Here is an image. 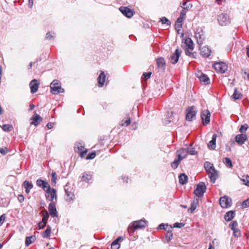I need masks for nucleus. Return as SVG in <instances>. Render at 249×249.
<instances>
[{
	"label": "nucleus",
	"instance_id": "1",
	"mask_svg": "<svg viewBox=\"0 0 249 249\" xmlns=\"http://www.w3.org/2000/svg\"><path fill=\"white\" fill-rule=\"evenodd\" d=\"M184 44L185 52L186 54L190 57L196 58L197 53L195 52L192 53L191 52L192 51L194 48V43L192 40L190 38H186L185 40Z\"/></svg>",
	"mask_w": 249,
	"mask_h": 249
},
{
	"label": "nucleus",
	"instance_id": "2",
	"mask_svg": "<svg viewBox=\"0 0 249 249\" xmlns=\"http://www.w3.org/2000/svg\"><path fill=\"white\" fill-rule=\"evenodd\" d=\"M51 91L53 94L64 92V89L61 88L60 82L57 80H54L50 84Z\"/></svg>",
	"mask_w": 249,
	"mask_h": 249
},
{
	"label": "nucleus",
	"instance_id": "3",
	"mask_svg": "<svg viewBox=\"0 0 249 249\" xmlns=\"http://www.w3.org/2000/svg\"><path fill=\"white\" fill-rule=\"evenodd\" d=\"M206 186L203 182H200L197 184L196 189L194 190V194L198 197H201L203 196L206 190Z\"/></svg>",
	"mask_w": 249,
	"mask_h": 249
},
{
	"label": "nucleus",
	"instance_id": "4",
	"mask_svg": "<svg viewBox=\"0 0 249 249\" xmlns=\"http://www.w3.org/2000/svg\"><path fill=\"white\" fill-rule=\"evenodd\" d=\"M186 120L188 121H191L196 118L197 110L196 107L193 106L188 107L186 110Z\"/></svg>",
	"mask_w": 249,
	"mask_h": 249
},
{
	"label": "nucleus",
	"instance_id": "5",
	"mask_svg": "<svg viewBox=\"0 0 249 249\" xmlns=\"http://www.w3.org/2000/svg\"><path fill=\"white\" fill-rule=\"evenodd\" d=\"M217 21L221 26H226L230 23L229 16L227 13H221L217 17Z\"/></svg>",
	"mask_w": 249,
	"mask_h": 249
},
{
	"label": "nucleus",
	"instance_id": "6",
	"mask_svg": "<svg viewBox=\"0 0 249 249\" xmlns=\"http://www.w3.org/2000/svg\"><path fill=\"white\" fill-rule=\"evenodd\" d=\"M75 151L80 153V156L81 158H83L88 152L87 149L83 151L84 148V144L83 142H77L74 146Z\"/></svg>",
	"mask_w": 249,
	"mask_h": 249
},
{
	"label": "nucleus",
	"instance_id": "7",
	"mask_svg": "<svg viewBox=\"0 0 249 249\" xmlns=\"http://www.w3.org/2000/svg\"><path fill=\"white\" fill-rule=\"evenodd\" d=\"M219 204L222 208L230 207L231 205V199L226 196H222L219 199Z\"/></svg>",
	"mask_w": 249,
	"mask_h": 249
},
{
	"label": "nucleus",
	"instance_id": "8",
	"mask_svg": "<svg viewBox=\"0 0 249 249\" xmlns=\"http://www.w3.org/2000/svg\"><path fill=\"white\" fill-rule=\"evenodd\" d=\"M213 67L218 72L225 73L228 70L227 63H213Z\"/></svg>",
	"mask_w": 249,
	"mask_h": 249
},
{
	"label": "nucleus",
	"instance_id": "9",
	"mask_svg": "<svg viewBox=\"0 0 249 249\" xmlns=\"http://www.w3.org/2000/svg\"><path fill=\"white\" fill-rule=\"evenodd\" d=\"M211 113L208 110H204L201 113V119L204 125L208 124L210 122Z\"/></svg>",
	"mask_w": 249,
	"mask_h": 249
},
{
	"label": "nucleus",
	"instance_id": "10",
	"mask_svg": "<svg viewBox=\"0 0 249 249\" xmlns=\"http://www.w3.org/2000/svg\"><path fill=\"white\" fill-rule=\"evenodd\" d=\"M66 196L65 200L68 202H70L72 200L74 197V195L72 191V189L70 188L68 185L67 184L64 187Z\"/></svg>",
	"mask_w": 249,
	"mask_h": 249
},
{
	"label": "nucleus",
	"instance_id": "11",
	"mask_svg": "<svg viewBox=\"0 0 249 249\" xmlns=\"http://www.w3.org/2000/svg\"><path fill=\"white\" fill-rule=\"evenodd\" d=\"M36 185L42 188L45 192L46 191H48L50 189V185L49 183L44 180L41 178H38L36 181Z\"/></svg>",
	"mask_w": 249,
	"mask_h": 249
},
{
	"label": "nucleus",
	"instance_id": "12",
	"mask_svg": "<svg viewBox=\"0 0 249 249\" xmlns=\"http://www.w3.org/2000/svg\"><path fill=\"white\" fill-rule=\"evenodd\" d=\"M207 172L209 174V177L212 182L214 183L218 178L217 172L214 168V166L208 170Z\"/></svg>",
	"mask_w": 249,
	"mask_h": 249
},
{
	"label": "nucleus",
	"instance_id": "13",
	"mask_svg": "<svg viewBox=\"0 0 249 249\" xmlns=\"http://www.w3.org/2000/svg\"><path fill=\"white\" fill-rule=\"evenodd\" d=\"M46 197L47 199H48L49 201H53L54 198H56V191L54 188L50 189L48 191H46Z\"/></svg>",
	"mask_w": 249,
	"mask_h": 249
},
{
	"label": "nucleus",
	"instance_id": "14",
	"mask_svg": "<svg viewBox=\"0 0 249 249\" xmlns=\"http://www.w3.org/2000/svg\"><path fill=\"white\" fill-rule=\"evenodd\" d=\"M48 210L50 215L53 217H57L58 216V213L56 210L55 204L54 202H51L48 207Z\"/></svg>",
	"mask_w": 249,
	"mask_h": 249
},
{
	"label": "nucleus",
	"instance_id": "15",
	"mask_svg": "<svg viewBox=\"0 0 249 249\" xmlns=\"http://www.w3.org/2000/svg\"><path fill=\"white\" fill-rule=\"evenodd\" d=\"M119 9L121 13L127 18H130L134 15L133 11L127 7H121Z\"/></svg>",
	"mask_w": 249,
	"mask_h": 249
},
{
	"label": "nucleus",
	"instance_id": "16",
	"mask_svg": "<svg viewBox=\"0 0 249 249\" xmlns=\"http://www.w3.org/2000/svg\"><path fill=\"white\" fill-rule=\"evenodd\" d=\"M39 85V83L36 79H34L30 82L29 86L31 89V92L32 94L36 93L37 91Z\"/></svg>",
	"mask_w": 249,
	"mask_h": 249
},
{
	"label": "nucleus",
	"instance_id": "17",
	"mask_svg": "<svg viewBox=\"0 0 249 249\" xmlns=\"http://www.w3.org/2000/svg\"><path fill=\"white\" fill-rule=\"evenodd\" d=\"M248 137L245 134H238L235 136L236 142L239 145H242L247 141Z\"/></svg>",
	"mask_w": 249,
	"mask_h": 249
},
{
	"label": "nucleus",
	"instance_id": "18",
	"mask_svg": "<svg viewBox=\"0 0 249 249\" xmlns=\"http://www.w3.org/2000/svg\"><path fill=\"white\" fill-rule=\"evenodd\" d=\"M106 75L104 71H101V72L97 78L98 86L99 87H103L106 81Z\"/></svg>",
	"mask_w": 249,
	"mask_h": 249
},
{
	"label": "nucleus",
	"instance_id": "19",
	"mask_svg": "<svg viewBox=\"0 0 249 249\" xmlns=\"http://www.w3.org/2000/svg\"><path fill=\"white\" fill-rule=\"evenodd\" d=\"M177 155L178 161L182 160L188 155L187 149L186 148L179 149L177 151Z\"/></svg>",
	"mask_w": 249,
	"mask_h": 249
},
{
	"label": "nucleus",
	"instance_id": "20",
	"mask_svg": "<svg viewBox=\"0 0 249 249\" xmlns=\"http://www.w3.org/2000/svg\"><path fill=\"white\" fill-rule=\"evenodd\" d=\"M195 37L197 40V43L199 45L203 43V41L205 40V36L202 30H200V32H196Z\"/></svg>",
	"mask_w": 249,
	"mask_h": 249
},
{
	"label": "nucleus",
	"instance_id": "21",
	"mask_svg": "<svg viewBox=\"0 0 249 249\" xmlns=\"http://www.w3.org/2000/svg\"><path fill=\"white\" fill-rule=\"evenodd\" d=\"M31 120L33 121L31 123V124L37 126L38 124L42 121V118L39 115L35 112L33 117L31 118Z\"/></svg>",
	"mask_w": 249,
	"mask_h": 249
},
{
	"label": "nucleus",
	"instance_id": "22",
	"mask_svg": "<svg viewBox=\"0 0 249 249\" xmlns=\"http://www.w3.org/2000/svg\"><path fill=\"white\" fill-rule=\"evenodd\" d=\"M200 49V53L202 56L204 57L208 58L210 56L211 50L209 47L207 46H204Z\"/></svg>",
	"mask_w": 249,
	"mask_h": 249
},
{
	"label": "nucleus",
	"instance_id": "23",
	"mask_svg": "<svg viewBox=\"0 0 249 249\" xmlns=\"http://www.w3.org/2000/svg\"><path fill=\"white\" fill-rule=\"evenodd\" d=\"M181 53L182 51L180 49H179L178 48L177 49L174 53L171 55L170 59L174 61V62H178Z\"/></svg>",
	"mask_w": 249,
	"mask_h": 249
},
{
	"label": "nucleus",
	"instance_id": "24",
	"mask_svg": "<svg viewBox=\"0 0 249 249\" xmlns=\"http://www.w3.org/2000/svg\"><path fill=\"white\" fill-rule=\"evenodd\" d=\"M217 138V135L215 134H213L212 140L209 142L208 144V147L210 150H214L216 147V140Z\"/></svg>",
	"mask_w": 249,
	"mask_h": 249
},
{
	"label": "nucleus",
	"instance_id": "25",
	"mask_svg": "<svg viewBox=\"0 0 249 249\" xmlns=\"http://www.w3.org/2000/svg\"><path fill=\"white\" fill-rule=\"evenodd\" d=\"M146 221L144 220H140L133 222V226L135 227V229L139 228H142L145 226Z\"/></svg>",
	"mask_w": 249,
	"mask_h": 249
},
{
	"label": "nucleus",
	"instance_id": "26",
	"mask_svg": "<svg viewBox=\"0 0 249 249\" xmlns=\"http://www.w3.org/2000/svg\"><path fill=\"white\" fill-rule=\"evenodd\" d=\"M198 205V199L196 198L192 202L191 207L188 209V212L190 213H193L196 209Z\"/></svg>",
	"mask_w": 249,
	"mask_h": 249
},
{
	"label": "nucleus",
	"instance_id": "27",
	"mask_svg": "<svg viewBox=\"0 0 249 249\" xmlns=\"http://www.w3.org/2000/svg\"><path fill=\"white\" fill-rule=\"evenodd\" d=\"M23 186L25 189L26 194H29L30 190L33 188V184L27 180H25L23 183Z\"/></svg>",
	"mask_w": 249,
	"mask_h": 249
},
{
	"label": "nucleus",
	"instance_id": "28",
	"mask_svg": "<svg viewBox=\"0 0 249 249\" xmlns=\"http://www.w3.org/2000/svg\"><path fill=\"white\" fill-rule=\"evenodd\" d=\"M92 178V175L90 172H85L84 173L82 177H81V181H85L86 182H88L89 180H90Z\"/></svg>",
	"mask_w": 249,
	"mask_h": 249
},
{
	"label": "nucleus",
	"instance_id": "29",
	"mask_svg": "<svg viewBox=\"0 0 249 249\" xmlns=\"http://www.w3.org/2000/svg\"><path fill=\"white\" fill-rule=\"evenodd\" d=\"M235 215L234 211H230L227 212L225 215V219L227 221L231 220Z\"/></svg>",
	"mask_w": 249,
	"mask_h": 249
},
{
	"label": "nucleus",
	"instance_id": "30",
	"mask_svg": "<svg viewBox=\"0 0 249 249\" xmlns=\"http://www.w3.org/2000/svg\"><path fill=\"white\" fill-rule=\"evenodd\" d=\"M179 182L180 184H185L188 180V177L185 174H181L178 177Z\"/></svg>",
	"mask_w": 249,
	"mask_h": 249
},
{
	"label": "nucleus",
	"instance_id": "31",
	"mask_svg": "<svg viewBox=\"0 0 249 249\" xmlns=\"http://www.w3.org/2000/svg\"><path fill=\"white\" fill-rule=\"evenodd\" d=\"M192 6H193V5L191 3H188L187 7H183L182 10L180 11L179 17L184 18V17L186 15L187 11H188L189 10V9L192 7Z\"/></svg>",
	"mask_w": 249,
	"mask_h": 249
},
{
	"label": "nucleus",
	"instance_id": "32",
	"mask_svg": "<svg viewBox=\"0 0 249 249\" xmlns=\"http://www.w3.org/2000/svg\"><path fill=\"white\" fill-rule=\"evenodd\" d=\"M51 227L48 225L47 229L42 232V236L43 238H48L50 236L51 233Z\"/></svg>",
	"mask_w": 249,
	"mask_h": 249
},
{
	"label": "nucleus",
	"instance_id": "33",
	"mask_svg": "<svg viewBox=\"0 0 249 249\" xmlns=\"http://www.w3.org/2000/svg\"><path fill=\"white\" fill-rule=\"evenodd\" d=\"M36 240L35 236H31L27 237L25 239V245L26 246H29L32 243L34 242Z\"/></svg>",
	"mask_w": 249,
	"mask_h": 249
},
{
	"label": "nucleus",
	"instance_id": "34",
	"mask_svg": "<svg viewBox=\"0 0 249 249\" xmlns=\"http://www.w3.org/2000/svg\"><path fill=\"white\" fill-rule=\"evenodd\" d=\"M193 144H190L189 147H187V151L188 154L191 155H196L197 154V152L195 148L192 147Z\"/></svg>",
	"mask_w": 249,
	"mask_h": 249
},
{
	"label": "nucleus",
	"instance_id": "35",
	"mask_svg": "<svg viewBox=\"0 0 249 249\" xmlns=\"http://www.w3.org/2000/svg\"><path fill=\"white\" fill-rule=\"evenodd\" d=\"M233 98L235 100H237L241 98L242 94L241 92H239L237 88L234 89V93L232 95Z\"/></svg>",
	"mask_w": 249,
	"mask_h": 249
},
{
	"label": "nucleus",
	"instance_id": "36",
	"mask_svg": "<svg viewBox=\"0 0 249 249\" xmlns=\"http://www.w3.org/2000/svg\"><path fill=\"white\" fill-rule=\"evenodd\" d=\"M199 80L201 83H203L204 85H208L210 83V80L208 76L204 74V75Z\"/></svg>",
	"mask_w": 249,
	"mask_h": 249
},
{
	"label": "nucleus",
	"instance_id": "37",
	"mask_svg": "<svg viewBox=\"0 0 249 249\" xmlns=\"http://www.w3.org/2000/svg\"><path fill=\"white\" fill-rule=\"evenodd\" d=\"M241 180L243 182V184L249 187V176L244 175L240 178Z\"/></svg>",
	"mask_w": 249,
	"mask_h": 249
},
{
	"label": "nucleus",
	"instance_id": "38",
	"mask_svg": "<svg viewBox=\"0 0 249 249\" xmlns=\"http://www.w3.org/2000/svg\"><path fill=\"white\" fill-rule=\"evenodd\" d=\"M3 131L6 132H10L12 130L13 127L11 124H5L1 126Z\"/></svg>",
	"mask_w": 249,
	"mask_h": 249
},
{
	"label": "nucleus",
	"instance_id": "39",
	"mask_svg": "<svg viewBox=\"0 0 249 249\" xmlns=\"http://www.w3.org/2000/svg\"><path fill=\"white\" fill-rule=\"evenodd\" d=\"M55 34L53 32H49L46 34V38L49 40H53Z\"/></svg>",
	"mask_w": 249,
	"mask_h": 249
},
{
	"label": "nucleus",
	"instance_id": "40",
	"mask_svg": "<svg viewBox=\"0 0 249 249\" xmlns=\"http://www.w3.org/2000/svg\"><path fill=\"white\" fill-rule=\"evenodd\" d=\"M159 71L162 72L164 71L166 67V63H157Z\"/></svg>",
	"mask_w": 249,
	"mask_h": 249
},
{
	"label": "nucleus",
	"instance_id": "41",
	"mask_svg": "<svg viewBox=\"0 0 249 249\" xmlns=\"http://www.w3.org/2000/svg\"><path fill=\"white\" fill-rule=\"evenodd\" d=\"M120 245L118 242V240H115L111 244V249H119Z\"/></svg>",
	"mask_w": 249,
	"mask_h": 249
},
{
	"label": "nucleus",
	"instance_id": "42",
	"mask_svg": "<svg viewBox=\"0 0 249 249\" xmlns=\"http://www.w3.org/2000/svg\"><path fill=\"white\" fill-rule=\"evenodd\" d=\"M151 74H152V72H151V71H148L147 72H143L142 74V78L143 80H147L151 77Z\"/></svg>",
	"mask_w": 249,
	"mask_h": 249
},
{
	"label": "nucleus",
	"instance_id": "43",
	"mask_svg": "<svg viewBox=\"0 0 249 249\" xmlns=\"http://www.w3.org/2000/svg\"><path fill=\"white\" fill-rule=\"evenodd\" d=\"M180 161L181 160L178 161V159L174 160L171 164L172 168L174 169L177 168Z\"/></svg>",
	"mask_w": 249,
	"mask_h": 249
},
{
	"label": "nucleus",
	"instance_id": "44",
	"mask_svg": "<svg viewBox=\"0 0 249 249\" xmlns=\"http://www.w3.org/2000/svg\"><path fill=\"white\" fill-rule=\"evenodd\" d=\"M49 217V215L47 211L46 210H44V213H43V217L42 220L47 223Z\"/></svg>",
	"mask_w": 249,
	"mask_h": 249
},
{
	"label": "nucleus",
	"instance_id": "45",
	"mask_svg": "<svg viewBox=\"0 0 249 249\" xmlns=\"http://www.w3.org/2000/svg\"><path fill=\"white\" fill-rule=\"evenodd\" d=\"M204 167L206 170H210V168L213 167V164L211 163L210 162L206 161L204 162Z\"/></svg>",
	"mask_w": 249,
	"mask_h": 249
},
{
	"label": "nucleus",
	"instance_id": "46",
	"mask_svg": "<svg viewBox=\"0 0 249 249\" xmlns=\"http://www.w3.org/2000/svg\"><path fill=\"white\" fill-rule=\"evenodd\" d=\"M224 162L227 165V166H229L230 167H232L233 166L232 161L229 158H225Z\"/></svg>",
	"mask_w": 249,
	"mask_h": 249
},
{
	"label": "nucleus",
	"instance_id": "47",
	"mask_svg": "<svg viewBox=\"0 0 249 249\" xmlns=\"http://www.w3.org/2000/svg\"><path fill=\"white\" fill-rule=\"evenodd\" d=\"M249 128V126L247 124L242 125L239 129V131L241 133L245 132Z\"/></svg>",
	"mask_w": 249,
	"mask_h": 249
},
{
	"label": "nucleus",
	"instance_id": "48",
	"mask_svg": "<svg viewBox=\"0 0 249 249\" xmlns=\"http://www.w3.org/2000/svg\"><path fill=\"white\" fill-rule=\"evenodd\" d=\"M160 20L163 24H166L167 25H170L171 24V22L165 17H162L160 18Z\"/></svg>",
	"mask_w": 249,
	"mask_h": 249
},
{
	"label": "nucleus",
	"instance_id": "49",
	"mask_svg": "<svg viewBox=\"0 0 249 249\" xmlns=\"http://www.w3.org/2000/svg\"><path fill=\"white\" fill-rule=\"evenodd\" d=\"M173 238V233L171 232V231H169L167 232L166 235V239L167 241V242H170Z\"/></svg>",
	"mask_w": 249,
	"mask_h": 249
},
{
	"label": "nucleus",
	"instance_id": "50",
	"mask_svg": "<svg viewBox=\"0 0 249 249\" xmlns=\"http://www.w3.org/2000/svg\"><path fill=\"white\" fill-rule=\"evenodd\" d=\"M238 225V223L236 221H232L231 223L229 225V227L231 230L236 229V227Z\"/></svg>",
	"mask_w": 249,
	"mask_h": 249
},
{
	"label": "nucleus",
	"instance_id": "51",
	"mask_svg": "<svg viewBox=\"0 0 249 249\" xmlns=\"http://www.w3.org/2000/svg\"><path fill=\"white\" fill-rule=\"evenodd\" d=\"M96 156L95 152H92L88 154L86 157L87 160H91L94 159Z\"/></svg>",
	"mask_w": 249,
	"mask_h": 249
},
{
	"label": "nucleus",
	"instance_id": "52",
	"mask_svg": "<svg viewBox=\"0 0 249 249\" xmlns=\"http://www.w3.org/2000/svg\"><path fill=\"white\" fill-rule=\"evenodd\" d=\"M131 123V120L130 118H129L127 119L126 121H124L123 120L122 121L121 123L120 124V125L122 126L125 125V126H128Z\"/></svg>",
	"mask_w": 249,
	"mask_h": 249
},
{
	"label": "nucleus",
	"instance_id": "53",
	"mask_svg": "<svg viewBox=\"0 0 249 249\" xmlns=\"http://www.w3.org/2000/svg\"><path fill=\"white\" fill-rule=\"evenodd\" d=\"M56 179H57L56 174L55 172H53V173L52 174V181L54 184H56Z\"/></svg>",
	"mask_w": 249,
	"mask_h": 249
},
{
	"label": "nucleus",
	"instance_id": "54",
	"mask_svg": "<svg viewBox=\"0 0 249 249\" xmlns=\"http://www.w3.org/2000/svg\"><path fill=\"white\" fill-rule=\"evenodd\" d=\"M232 231H233V235L235 237H238L241 236V232L239 229H236L233 230Z\"/></svg>",
	"mask_w": 249,
	"mask_h": 249
},
{
	"label": "nucleus",
	"instance_id": "55",
	"mask_svg": "<svg viewBox=\"0 0 249 249\" xmlns=\"http://www.w3.org/2000/svg\"><path fill=\"white\" fill-rule=\"evenodd\" d=\"M242 206L243 208H245L249 206V198L242 202Z\"/></svg>",
	"mask_w": 249,
	"mask_h": 249
},
{
	"label": "nucleus",
	"instance_id": "56",
	"mask_svg": "<svg viewBox=\"0 0 249 249\" xmlns=\"http://www.w3.org/2000/svg\"><path fill=\"white\" fill-rule=\"evenodd\" d=\"M182 24L178 23L177 22H175V29L177 32H178V31L181 30V28H182Z\"/></svg>",
	"mask_w": 249,
	"mask_h": 249
},
{
	"label": "nucleus",
	"instance_id": "57",
	"mask_svg": "<svg viewBox=\"0 0 249 249\" xmlns=\"http://www.w3.org/2000/svg\"><path fill=\"white\" fill-rule=\"evenodd\" d=\"M46 222L42 220L38 224V227L39 229H42L46 226Z\"/></svg>",
	"mask_w": 249,
	"mask_h": 249
},
{
	"label": "nucleus",
	"instance_id": "58",
	"mask_svg": "<svg viewBox=\"0 0 249 249\" xmlns=\"http://www.w3.org/2000/svg\"><path fill=\"white\" fill-rule=\"evenodd\" d=\"M184 224L182 223L176 222L173 225L174 228H181L184 226Z\"/></svg>",
	"mask_w": 249,
	"mask_h": 249
},
{
	"label": "nucleus",
	"instance_id": "59",
	"mask_svg": "<svg viewBox=\"0 0 249 249\" xmlns=\"http://www.w3.org/2000/svg\"><path fill=\"white\" fill-rule=\"evenodd\" d=\"M8 152L7 148L5 147L0 148V153L3 155H6Z\"/></svg>",
	"mask_w": 249,
	"mask_h": 249
},
{
	"label": "nucleus",
	"instance_id": "60",
	"mask_svg": "<svg viewBox=\"0 0 249 249\" xmlns=\"http://www.w3.org/2000/svg\"><path fill=\"white\" fill-rule=\"evenodd\" d=\"M196 75L199 79H200L204 75V73L200 71H197L196 73Z\"/></svg>",
	"mask_w": 249,
	"mask_h": 249
},
{
	"label": "nucleus",
	"instance_id": "61",
	"mask_svg": "<svg viewBox=\"0 0 249 249\" xmlns=\"http://www.w3.org/2000/svg\"><path fill=\"white\" fill-rule=\"evenodd\" d=\"M6 218L5 214H3L0 216V226L3 224Z\"/></svg>",
	"mask_w": 249,
	"mask_h": 249
},
{
	"label": "nucleus",
	"instance_id": "62",
	"mask_svg": "<svg viewBox=\"0 0 249 249\" xmlns=\"http://www.w3.org/2000/svg\"><path fill=\"white\" fill-rule=\"evenodd\" d=\"M188 3H190L188 1H184L183 0L182 2H180V7L183 8V7H187Z\"/></svg>",
	"mask_w": 249,
	"mask_h": 249
},
{
	"label": "nucleus",
	"instance_id": "63",
	"mask_svg": "<svg viewBox=\"0 0 249 249\" xmlns=\"http://www.w3.org/2000/svg\"><path fill=\"white\" fill-rule=\"evenodd\" d=\"M166 226V227H168V224H166L165 225L163 223H161L159 225L158 228V229H160V230H162V229H164V230H166V228L165 227V226Z\"/></svg>",
	"mask_w": 249,
	"mask_h": 249
},
{
	"label": "nucleus",
	"instance_id": "64",
	"mask_svg": "<svg viewBox=\"0 0 249 249\" xmlns=\"http://www.w3.org/2000/svg\"><path fill=\"white\" fill-rule=\"evenodd\" d=\"M18 200L19 202L21 203L24 201V198L23 195H19L18 197Z\"/></svg>",
	"mask_w": 249,
	"mask_h": 249
}]
</instances>
